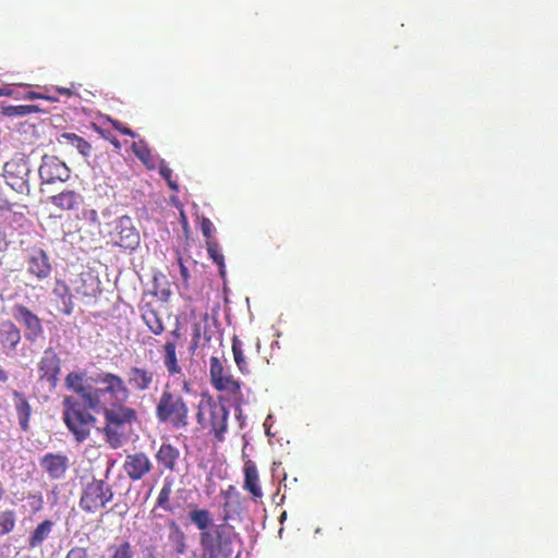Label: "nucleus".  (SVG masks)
<instances>
[{
	"label": "nucleus",
	"mask_w": 558,
	"mask_h": 558,
	"mask_svg": "<svg viewBox=\"0 0 558 558\" xmlns=\"http://www.w3.org/2000/svg\"><path fill=\"white\" fill-rule=\"evenodd\" d=\"M155 459L161 469L173 472L180 459V450L169 442H163L157 450Z\"/></svg>",
	"instance_id": "nucleus-18"
},
{
	"label": "nucleus",
	"mask_w": 558,
	"mask_h": 558,
	"mask_svg": "<svg viewBox=\"0 0 558 558\" xmlns=\"http://www.w3.org/2000/svg\"><path fill=\"white\" fill-rule=\"evenodd\" d=\"M153 470V463L145 452H135L126 454L123 471L130 480L137 482L143 480Z\"/></svg>",
	"instance_id": "nucleus-13"
},
{
	"label": "nucleus",
	"mask_w": 558,
	"mask_h": 558,
	"mask_svg": "<svg viewBox=\"0 0 558 558\" xmlns=\"http://www.w3.org/2000/svg\"><path fill=\"white\" fill-rule=\"evenodd\" d=\"M206 248H207L208 256L218 266L219 275L221 277H225L226 276L225 256L221 252L219 244L216 241H206Z\"/></svg>",
	"instance_id": "nucleus-27"
},
{
	"label": "nucleus",
	"mask_w": 558,
	"mask_h": 558,
	"mask_svg": "<svg viewBox=\"0 0 558 558\" xmlns=\"http://www.w3.org/2000/svg\"><path fill=\"white\" fill-rule=\"evenodd\" d=\"M65 558H88V553L84 547H73L68 551Z\"/></svg>",
	"instance_id": "nucleus-38"
},
{
	"label": "nucleus",
	"mask_w": 558,
	"mask_h": 558,
	"mask_svg": "<svg viewBox=\"0 0 558 558\" xmlns=\"http://www.w3.org/2000/svg\"><path fill=\"white\" fill-rule=\"evenodd\" d=\"M16 525V513L14 510L0 511V536L14 531Z\"/></svg>",
	"instance_id": "nucleus-30"
},
{
	"label": "nucleus",
	"mask_w": 558,
	"mask_h": 558,
	"mask_svg": "<svg viewBox=\"0 0 558 558\" xmlns=\"http://www.w3.org/2000/svg\"><path fill=\"white\" fill-rule=\"evenodd\" d=\"M201 229L206 241H214L211 238L215 228L209 218L203 217L201 221Z\"/></svg>",
	"instance_id": "nucleus-36"
},
{
	"label": "nucleus",
	"mask_w": 558,
	"mask_h": 558,
	"mask_svg": "<svg viewBox=\"0 0 558 558\" xmlns=\"http://www.w3.org/2000/svg\"><path fill=\"white\" fill-rule=\"evenodd\" d=\"M242 345V341L236 336H234L232 338V352L234 356V362L242 374H247L250 369L247 362L244 357Z\"/></svg>",
	"instance_id": "nucleus-29"
},
{
	"label": "nucleus",
	"mask_w": 558,
	"mask_h": 558,
	"mask_svg": "<svg viewBox=\"0 0 558 558\" xmlns=\"http://www.w3.org/2000/svg\"><path fill=\"white\" fill-rule=\"evenodd\" d=\"M9 380V373L0 365V381L7 383Z\"/></svg>",
	"instance_id": "nucleus-44"
},
{
	"label": "nucleus",
	"mask_w": 558,
	"mask_h": 558,
	"mask_svg": "<svg viewBox=\"0 0 558 558\" xmlns=\"http://www.w3.org/2000/svg\"><path fill=\"white\" fill-rule=\"evenodd\" d=\"M8 206V201L5 199H1V203H0V208L3 209Z\"/></svg>",
	"instance_id": "nucleus-47"
},
{
	"label": "nucleus",
	"mask_w": 558,
	"mask_h": 558,
	"mask_svg": "<svg viewBox=\"0 0 558 558\" xmlns=\"http://www.w3.org/2000/svg\"><path fill=\"white\" fill-rule=\"evenodd\" d=\"M143 558H158L157 546L149 545L142 548Z\"/></svg>",
	"instance_id": "nucleus-40"
},
{
	"label": "nucleus",
	"mask_w": 558,
	"mask_h": 558,
	"mask_svg": "<svg viewBox=\"0 0 558 558\" xmlns=\"http://www.w3.org/2000/svg\"><path fill=\"white\" fill-rule=\"evenodd\" d=\"M87 383L85 372H70L64 378L66 389L76 393L63 398V422L77 442L90 436L97 418L88 410L102 414L106 442L118 449L140 422L138 411L128 403L131 392L143 393L157 384V374L145 366H131L126 379L116 373L100 372Z\"/></svg>",
	"instance_id": "nucleus-1"
},
{
	"label": "nucleus",
	"mask_w": 558,
	"mask_h": 558,
	"mask_svg": "<svg viewBox=\"0 0 558 558\" xmlns=\"http://www.w3.org/2000/svg\"><path fill=\"white\" fill-rule=\"evenodd\" d=\"M178 263H179V268H180V275H181V278H182V281L185 286H187L189 283V279H190V272H189V269L187 267L184 265L183 263V259L181 256H179L178 258Z\"/></svg>",
	"instance_id": "nucleus-39"
},
{
	"label": "nucleus",
	"mask_w": 558,
	"mask_h": 558,
	"mask_svg": "<svg viewBox=\"0 0 558 558\" xmlns=\"http://www.w3.org/2000/svg\"><path fill=\"white\" fill-rule=\"evenodd\" d=\"M61 138L69 145L75 147L84 157H88L90 155L92 145L75 133H64L61 135Z\"/></svg>",
	"instance_id": "nucleus-28"
},
{
	"label": "nucleus",
	"mask_w": 558,
	"mask_h": 558,
	"mask_svg": "<svg viewBox=\"0 0 558 558\" xmlns=\"http://www.w3.org/2000/svg\"><path fill=\"white\" fill-rule=\"evenodd\" d=\"M233 486L222 492L226 499L222 508L223 514L221 523L214 524L213 515L209 510L195 508L189 512L190 521L199 531V558H229L233 553V543L238 538V533L233 525L228 521L231 519L229 496Z\"/></svg>",
	"instance_id": "nucleus-2"
},
{
	"label": "nucleus",
	"mask_w": 558,
	"mask_h": 558,
	"mask_svg": "<svg viewBox=\"0 0 558 558\" xmlns=\"http://www.w3.org/2000/svg\"><path fill=\"white\" fill-rule=\"evenodd\" d=\"M156 417L161 423H169L174 429L189 425V407L183 397L166 388L156 404Z\"/></svg>",
	"instance_id": "nucleus-4"
},
{
	"label": "nucleus",
	"mask_w": 558,
	"mask_h": 558,
	"mask_svg": "<svg viewBox=\"0 0 558 558\" xmlns=\"http://www.w3.org/2000/svg\"><path fill=\"white\" fill-rule=\"evenodd\" d=\"M171 336L174 338V341L175 340H179L181 338V330H180V327H177L175 329H173L171 331Z\"/></svg>",
	"instance_id": "nucleus-45"
},
{
	"label": "nucleus",
	"mask_w": 558,
	"mask_h": 558,
	"mask_svg": "<svg viewBox=\"0 0 558 558\" xmlns=\"http://www.w3.org/2000/svg\"><path fill=\"white\" fill-rule=\"evenodd\" d=\"M23 99H27V100L45 99V100H48V101H51V102H54V101L59 100L58 97H56L53 95L46 94V93H37V92H33V90L26 92L23 95Z\"/></svg>",
	"instance_id": "nucleus-35"
},
{
	"label": "nucleus",
	"mask_w": 558,
	"mask_h": 558,
	"mask_svg": "<svg viewBox=\"0 0 558 558\" xmlns=\"http://www.w3.org/2000/svg\"><path fill=\"white\" fill-rule=\"evenodd\" d=\"M49 199L53 206L66 211L77 209L82 203L81 194L72 190L62 191Z\"/></svg>",
	"instance_id": "nucleus-22"
},
{
	"label": "nucleus",
	"mask_w": 558,
	"mask_h": 558,
	"mask_svg": "<svg viewBox=\"0 0 558 558\" xmlns=\"http://www.w3.org/2000/svg\"><path fill=\"white\" fill-rule=\"evenodd\" d=\"M27 499L32 500L31 506L35 512L41 510L44 500L40 494H28Z\"/></svg>",
	"instance_id": "nucleus-37"
},
{
	"label": "nucleus",
	"mask_w": 558,
	"mask_h": 558,
	"mask_svg": "<svg viewBox=\"0 0 558 558\" xmlns=\"http://www.w3.org/2000/svg\"><path fill=\"white\" fill-rule=\"evenodd\" d=\"M168 543L177 556L185 555L189 550L187 535L175 520H169Z\"/></svg>",
	"instance_id": "nucleus-17"
},
{
	"label": "nucleus",
	"mask_w": 558,
	"mask_h": 558,
	"mask_svg": "<svg viewBox=\"0 0 558 558\" xmlns=\"http://www.w3.org/2000/svg\"><path fill=\"white\" fill-rule=\"evenodd\" d=\"M163 365L169 376L179 375L182 373V367L177 357V344L174 341H167L163 347Z\"/></svg>",
	"instance_id": "nucleus-25"
},
{
	"label": "nucleus",
	"mask_w": 558,
	"mask_h": 558,
	"mask_svg": "<svg viewBox=\"0 0 558 558\" xmlns=\"http://www.w3.org/2000/svg\"><path fill=\"white\" fill-rule=\"evenodd\" d=\"M13 402H14V409L16 412V416L19 420L20 428L23 432L29 430V421L32 416V407L26 398V396L19 391L13 390L12 391Z\"/></svg>",
	"instance_id": "nucleus-20"
},
{
	"label": "nucleus",
	"mask_w": 558,
	"mask_h": 558,
	"mask_svg": "<svg viewBox=\"0 0 558 558\" xmlns=\"http://www.w3.org/2000/svg\"><path fill=\"white\" fill-rule=\"evenodd\" d=\"M110 550V558H134V549L129 541L111 546Z\"/></svg>",
	"instance_id": "nucleus-32"
},
{
	"label": "nucleus",
	"mask_w": 558,
	"mask_h": 558,
	"mask_svg": "<svg viewBox=\"0 0 558 558\" xmlns=\"http://www.w3.org/2000/svg\"><path fill=\"white\" fill-rule=\"evenodd\" d=\"M71 283L74 294L87 303L101 293L99 278L89 270L78 274Z\"/></svg>",
	"instance_id": "nucleus-12"
},
{
	"label": "nucleus",
	"mask_w": 558,
	"mask_h": 558,
	"mask_svg": "<svg viewBox=\"0 0 558 558\" xmlns=\"http://www.w3.org/2000/svg\"><path fill=\"white\" fill-rule=\"evenodd\" d=\"M12 317L23 327L24 338L31 343H35L44 335L41 319L26 305L16 303L11 307Z\"/></svg>",
	"instance_id": "nucleus-8"
},
{
	"label": "nucleus",
	"mask_w": 558,
	"mask_h": 558,
	"mask_svg": "<svg viewBox=\"0 0 558 558\" xmlns=\"http://www.w3.org/2000/svg\"><path fill=\"white\" fill-rule=\"evenodd\" d=\"M12 93L13 92L10 88L0 87V97H2V96H11Z\"/></svg>",
	"instance_id": "nucleus-46"
},
{
	"label": "nucleus",
	"mask_w": 558,
	"mask_h": 558,
	"mask_svg": "<svg viewBox=\"0 0 558 558\" xmlns=\"http://www.w3.org/2000/svg\"><path fill=\"white\" fill-rule=\"evenodd\" d=\"M213 331L205 323H195L193 325L192 341L190 345V353L194 354L197 348H205L210 344Z\"/></svg>",
	"instance_id": "nucleus-24"
},
{
	"label": "nucleus",
	"mask_w": 558,
	"mask_h": 558,
	"mask_svg": "<svg viewBox=\"0 0 558 558\" xmlns=\"http://www.w3.org/2000/svg\"><path fill=\"white\" fill-rule=\"evenodd\" d=\"M114 129L118 130L122 134L130 135L132 137L134 136V133L132 132V130H130L126 126L114 125Z\"/></svg>",
	"instance_id": "nucleus-43"
},
{
	"label": "nucleus",
	"mask_w": 558,
	"mask_h": 558,
	"mask_svg": "<svg viewBox=\"0 0 558 558\" xmlns=\"http://www.w3.org/2000/svg\"><path fill=\"white\" fill-rule=\"evenodd\" d=\"M72 287L70 288L64 281L57 280L56 287L53 289V293L59 296L62 301L66 300L69 295H73L71 293Z\"/></svg>",
	"instance_id": "nucleus-33"
},
{
	"label": "nucleus",
	"mask_w": 558,
	"mask_h": 558,
	"mask_svg": "<svg viewBox=\"0 0 558 558\" xmlns=\"http://www.w3.org/2000/svg\"><path fill=\"white\" fill-rule=\"evenodd\" d=\"M209 374L213 387L217 391L225 392L235 407L240 409L244 403L242 383L231 374L229 368L225 367L219 357H210Z\"/></svg>",
	"instance_id": "nucleus-5"
},
{
	"label": "nucleus",
	"mask_w": 558,
	"mask_h": 558,
	"mask_svg": "<svg viewBox=\"0 0 558 558\" xmlns=\"http://www.w3.org/2000/svg\"><path fill=\"white\" fill-rule=\"evenodd\" d=\"M112 487L104 480L92 478L82 487L80 508L86 513H96L113 499Z\"/></svg>",
	"instance_id": "nucleus-6"
},
{
	"label": "nucleus",
	"mask_w": 558,
	"mask_h": 558,
	"mask_svg": "<svg viewBox=\"0 0 558 558\" xmlns=\"http://www.w3.org/2000/svg\"><path fill=\"white\" fill-rule=\"evenodd\" d=\"M39 380L48 383L54 388L61 373V360L53 348H47L37 363Z\"/></svg>",
	"instance_id": "nucleus-11"
},
{
	"label": "nucleus",
	"mask_w": 558,
	"mask_h": 558,
	"mask_svg": "<svg viewBox=\"0 0 558 558\" xmlns=\"http://www.w3.org/2000/svg\"><path fill=\"white\" fill-rule=\"evenodd\" d=\"M29 173L28 162L22 156L13 157L3 166V178L7 184L19 194L29 195Z\"/></svg>",
	"instance_id": "nucleus-7"
},
{
	"label": "nucleus",
	"mask_w": 558,
	"mask_h": 558,
	"mask_svg": "<svg viewBox=\"0 0 558 558\" xmlns=\"http://www.w3.org/2000/svg\"><path fill=\"white\" fill-rule=\"evenodd\" d=\"M229 411L227 407L214 400L209 395H203L197 404L196 421L202 429L214 435L216 441H223L228 430Z\"/></svg>",
	"instance_id": "nucleus-3"
},
{
	"label": "nucleus",
	"mask_w": 558,
	"mask_h": 558,
	"mask_svg": "<svg viewBox=\"0 0 558 558\" xmlns=\"http://www.w3.org/2000/svg\"><path fill=\"white\" fill-rule=\"evenodd\" d=\"M244 483L243 488L247 490L253 500H258L263 497V489L259 486V475L256 464L248 460L244 463Z\"/></svg>",
	"instance_id": "nucleus-19"
},
{
	"label": "nucleus",
	"mask_w": 558,
	"mask_h": 558,
	"mask_svg": "<svg viewBox=\"0 0 558 558\" xmlns=\"http://www.w3.org/2000/svg\"><path fill=\"white\" fill-rule=\"evenodd\" d=\"M173 480L166 477L162 486L156 499V504L150 511L151 518H161V514L157 512L158 509H162L166 512L174 513V507L171 505L170 499L172 495Z\"/></svg>",
	"instance_id": "nucleus-21"
},
{
	"label": "nucleus",
	"mask_w": 558,
	"mask_h": 558,
	"mask_svg": "<svg viewBox=\"0 0 558 558\" xmlns=\"http://www.w3.org/2000/svg\"><path fill=\"white\" fill-rule=\"evenodd\" d=\"M56 92L59 94V95H62V96H65V97H71L74 95V90L70 87H56Z\"/></svg>",
	"instance_id": "nucleus-42"
},
{
	"label": "nucleus",
	"mask_w": 558,
	"mask_h": 558,
	"mask_svg": "<svg viewBox=\"0 0 558 558\" xmlns=\"http://www.w3.org/2000/svg\"><path fill=\"white\" fill-rule=\"evenodd\" d=\"M54 522L46 519L38 523L36 527L29 533L27 544L29 548H39L44 542L49 538L52 533Z\"/></svg>",
	"instance_id": "nucleus-23"
},
{
	"label": "nucleus",
	"mask_w": 558,
	"mask_h": 558,
	"mask_svg": "<svg viewBox=\"0 0 558 558\" xmlns=\"http://www.w3.org/2000/svg\"><path fill=\"white\" fill-rule=\"evenodd\" d=\"M40 111L41 109L36 105H19L3 108V114L7 117H24Z\"/></svg>",
	"instance_id": "nucleus-31"
},
{
	"label": "nucleus",
	"mask_w": 558,
	"mask_h": 558,
	"mask_svg": "<svg viewBox=\"0 0 558 558\" xmlns=\"http://www.w3.org/2000/svg\"><path fill=\"white\" fill-rule=\"evenodd\" d=\"M27 271L39 280L50 276L51 265L47 253L41 248L33 250L27 258Z\"/></svg>",
	"instance_id": "nucleus-15"
},
{
	"label": "nucleus",
	"mask_w": 558,
	"mask_h": 558,
	"mask_svg": "<svg viewBox=\"0 0 558 558\" xmlns=\"http://www.w3.org/2000/svg\"><path fill=\"white\" fill-rule=\"evenodd\" d=\"M40 466L47 472L50 478H62L69 468V458L60 453H46L40 459Z\"/></svg>",
	"instance_id": "nucleus-16"
},
{
	"label": "nucleus",
	"mask_w": 558,
	"mask_h": 558,
	"mask_svg": "<svg viewBox=\"0 0 558 558\" xmlns=\"http://www.w3.org/2000/svg\"><path fill=\"white\" fill-rule=\"evenodd\" d=\"M142 318L148 329L154 335H161L165 330L163 323L158 312L150 306H146L142 313Z\"/></svg>",
	"instance_id": "nucleus-26"
},
{
	"label": "nucleus",
	"mask_w": 558,
	"mask_h": 558,
	"mask_svg": "<svg viewBox=\"0 0 558 558\" xmlns=\"http://www.w3.org/2000/svg\"><path fill=\"white\" fill-rule=\"evenodd\" d=\"M159 174L167 181L168 186L172 191L179 190L177 182L172 180V170L168 166L161 165L159 167Z\"/></svg>",
	"instance_id": "nucleus-34"
},
{
	"label": "nucleus",
	"mask_w": 558,
	"mask_h": 558,
	"mask_svg": "<svg viewBox=\"0 0 558 558\" xmlns=\"http://www.w3.org/2000/svg\"><path fill=\"white\" fill-rule=\"evenodd\" d=\"M40 180L44 184L65 182L70 179V168L56 156L45 155L38 169Z\"/></svg>",
	"instance_id": "nucleus-10"
},
{
	"label": "nucleus",
	"mask_w": 558,
	"mask_h": 558,
	"mask_svg": "<svg viewBox=\"0 0 558 558\" xmlns=\"http://www.w3.org/2000/svg\"><path fill=\"white\" fill-rule=\"evenodd\" d=\"M114 245L123 250L135 251L141 243V235L129 216L119 217L110 232Z\"/></svg>",
	"instance_id": "nucleus-9"
},
{
	"label": "nucleus",
	"mask_w": 558,
	"mask_h": 558,
	"mask_svg": "<svg viewBox=\"0 0 558 558\" xmlns=\"http://www.w3.org/2000/svg\"><path fill=\"white\" fill-rule=\"evenodd\" d=\"M21 340V329L12 320H4L0 324V351L2 353L7 356L14 355Z\"/></svg>",
	"instance_id": "nucleus-14"
},
{
	"label": "nucleus",
	"mask_w": 558,
	"mask_h": 558,
	"mask_svg": "<svg viewBox=\"0 0 558 558\" xmlns=\"http://www.w3.org/2000/svg\"><path fill=\"white\" fill-rule=\"evenodd\" d=\"M63 303V313L65 315H71L72 312H73V308H74V304H73V295H69V298L66 300H63L62 301Z\"/></svg>",
	"instance_id": "nucleus-41"
}]
</instances>
